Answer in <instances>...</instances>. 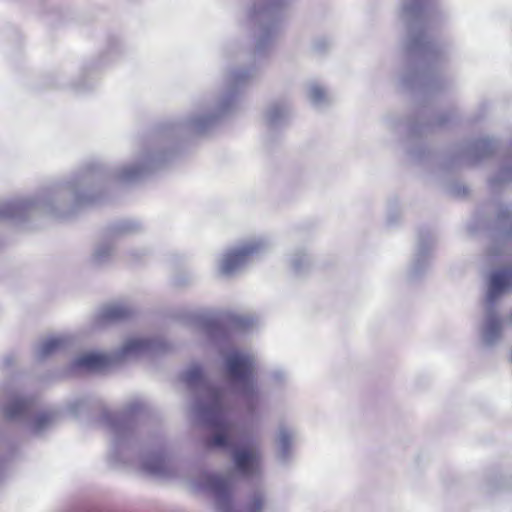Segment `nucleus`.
<instances>
[{
    "instance_id": "obj_1",
    "label": "nucleus",
    "mask_w": 512,
    "mask_h": 512,
    "mask_svg": "<svg viewBox=\"0 0 512 512\" xmlns=\"http://www.w3.org/2000/svg\"><path fill=\"white\" fill-rule=\"evenodd\" d=\"M188 389L194 394L193 413L206 425L212 435L205 440L207 448H229L235 473L243 478L262 475V451L255 441L236 445V423L229 417L231 403L226 391L215 387L199 365H191L182 375Z\"/></svg>"
},
{
    "instance_id": "obj_2",
    "label": "nucleus",
    "mask_w": 512,
    "mask_h": 512,
    "mask_svg": "<svg viewBox=\"0 0 512 512\" xmlns=\"http://www.w3.org/2000/svg\"><path fill=\"white\" fill-rule=\"evenodd\" d=\"M98 175V169L92 168L35 198L2 202L0 219L23 221L35 212L59 218L67 217L81 205L94 201V184Z\"/></svg>"
},
{
    "instance_id": "obj_3",
    "label": "nucleus",
    "mask_w": 512,
    "mask_h": 512,
    "mask_svg": "<svg viewBox=\"0 0 512 512\" xmlns=\"http://www.w3.org/2000/svg\"><path fill=\"white\" fill-rule=\"evenodd\" d=\"M140 402L129 403L120 412L104 410L102 422L109 429L112 440L109 458L115 463L134 465L135 457L140 469L154 477H169L171 469L160 448L147 450L139 447L134 431L135 414L141 409Z\"/></svg>"
},
{
    "instance_id": "obj_4",
    "label": "nucleus",
    "mask_w": 512,
    "mask_h": 512,
    "mask_svg": "<svg viewBox=\"0 0 512 512\" xmlns=\"http://www.w3.org/2000/svg\"><path fill=\"white\" fill-rule=\"evenodd\" d=\"M496 242L489 248L491 256L502 255L512 250V218L508 206L499 205L493 223ZM512 289V265L494 270L489 277L486 295V311L479 325V338L485 347H495L503 334V320L495 310V302Z\"/></svg>"
},
{
    "instance_id": "obj_5",
    "label": "nucleus",
    "mask_w": 512,
    "mask_h": 512,
    "mask_svg": "<svg viewBox=\"0 0 512 512\" xmlns=\"http://www.w3.org/2000/svg\"><path fill=\"white\" fill-rule=\"evenodd\" d=\"M399 18L406 29L404 48L421 66L419 71L403 75L400 84L409 89H431L435 82L431 66L439 60L442 49L426 39L425 32L430 27L431 20L424 10L423 0H403Z\"/></svg>"
},
{
    "instance_id": "obj_6",
    "label": "nucleus",
    "mask_w": 512,
    "mask_h": 512,
    "mask_svg": "<svg viewBox=\"0 0 512 512\" xmlns=\"http://www.w3.org/2000/svg\"><path fill=\"white\" fill-rule=\"evenodd\" d=\"M203 330L219 346L226 378L235 392L243 399L246 410L249 413H254L260 401L255 356L249 351L223 347L221 344L228 341V332L217 321H204Z\"/></svg>"
},
{
    "instance_id": "obj_7",
    "label": "nucleus",
    "mask_w": 512,
    "mask_h": 512,
    "mask_svg": "<svg viewBox=\"0 0 512 512\" xmlns=\"http://www.w3.org/2000/svg\"><path fill=\"white\" fill-rule=\"evenodd\" d=\"M256 75L254 66L231 68L225 76L226 92L212 103L201 107L187 118L182 125L190 133L201 134L213 127L236 104L238 92Z\"/></svg>"
},
{
    "instance_id": "obj_8",
    "label": "nucleus",
    "mask_w": 512,
    "mask_h": 512,
    "mask_svg": "<svg viewBox=\"0 0 512 512\" xmlns=\"http://www.w3.org/2000/svg\"><path fill=\"white\" fill-rule=\"evenodd\" d=\"M0 407L8 420L31 424L36 433L51 427L59 416L55 410L36 413L35 400L24 397L12 382L0 384Z\"/></svg>"
},
{
    "instance_id": "obj_9",
    "label": "nucleus",
    "mask_w": 512,
    "mask_h": 512,
    "mask_svg": "<svg viewBox=\"0 0 512 512\" xmlns=\"http://www.w3.org/2000/svg\"><path fill=\"white\" fill-rule=\"evenodd\" d=\"M285 0H253L242 21L245 29L252 30L255 52H265L279 33L277 14Z\"/></svg>"
},
{
    "instance_id": "obj_10",
    "label": "nucleus",
    "mask_w": 512,
    "mask_h": 512,
    "mask_svg": "<svg viewBox=\"0 0 512 512\" xmlns=\"http://www.w3.org/2000/svg\"><path fill=\"white\" fill-rule=\"evenodd\" d=\"M234 483L235 474L228 471L225 473H204L191 485L193 489L206 492L213 497L216 512H235Z\"/></svg>"
},
{
    "instance_id": "obj_11",
    "label": "nucleus",
    "mask_w": 512,
    "mask_h": 512,
    "mask_svg": "<svg viewBox=\"0 0 512 512\" xmlns=\"http://www.w3.org/2000/svg\"><path fill=\"white\" fill-rule=\"evenodd\" d=\"M270 246V242L265 236L252 238L224 254L220 262V272L226 276L238 273L253 257L265 253Z\"/></svg>"
},
{
    "instance_id": "obj_12",
    "label": "nucleus",
    "mask_w": 512,
    "mask_h": 512,
    "mask_svg": "<svg viewBox=\"0 0 512 512\" xmlns=\"http://www.w3.org/2000/svg\"><path fill=\"white\" fill-rule=\"evenodd\" d=\"M164 161L163 153L145 152L141 154L137 163L119 169L115 177L122 182H134L142 178L147 172L158 168Z\"/></svg>"
},
{
    "instance_id": "obj_13",
    "label": "nucleus",
    "mask_w": 512,
    "mask_h": 512,
    "mask_svg": "<svg viewBox=\"0 0 512 512\" xmlns=\"http://www.w3.org/2000/svg\"><path fill=\"white\" fill-rule=\"evenodd\" d=\"M161 343L158 340L133 336L127 338L122 347L114 353L116 362L133 359L160 350Z\"/></svg>"
},
{
    "instance_id": "obj_14",
    "label": "nucleus",
    "mask_w": 512,
    "mask_h": 512,
    "mask_svg": "<svg viewBox=\"0 0 512 512\" xmlns=\"http://www.w3.org/2000/svg\"><path fill=\"white\" fill-rule=\"evenodd\" d=\"M297 437L295 428L280 424L276 436V458L282 465L289 464L293 459V445Z\"/></svg>"
},
{
    "instance_id": "obj_15",
    "label": "nucleus",
    "mask_w": 512,
    "mask_h": 512,
    "mask_svg": "<svg viewBox=\"0 0 512 512\" xmlns=\"http://www.w3.org/2000/svg\"><path fill=\"white\" fill-rule=\"evenodd\" d=\"M132 313L133 310L131 306L124 302H115L105 305L96 316V326L102 327L107 323L127 319Z\"/></svg>"
},
{
    "instance_id": "obj_16",
    "label": "nucleus",
    "mask_w": 512,
    "mask_h": 512,
    "mask_svg": "<svg viewBox=\"0 0 512 512\" xmlns=\"http://www.w3.org/2000/svg\"><path fill=\"white\" fill-rule=\"evenodd\" d=\"M434 244V239H419L417 249L409 268V278L419 277L429 266V252Z\"/></svg>"
},
{
    "instance_id": "obj_17",
    "label": "nucleus",
    "mask_w": 512,
    "mask_h": 512,
    "mask_svg": "<svg viewBox=\"0 0 512 512\" xmlns=\"http://www.w3.org/2000/svg\"><path fill=\"white\" fill-rule=\"evenodd\" d=\"M116 363L114 353L87 352L79 355L73 362L76 368L101 370Z\"/></svg>"
},
{
    "instance_id": "obj_18",
    "label": "nucleus",
    "mask_w": 512,
    "mask_h": 512,
    "mask_svg": "<svg viewBox=\"0 0 512 512\" xmlns=\"http://www.w3.org/2000/svg\"><path fill=\"white\" fill-rule=\"evenodd\" d=\"M291 109L287 102L270 103L263 114L264 122L268 127H279L286 123L290 117Z\"/></svg>"
},
{
    "instance_id": "obj_19",
    "label": "nucleus",
    "mask_w": 512,
    "mask_h": 512,
    "mask_svg": "<svg viewBox=\"0 0 512 512\" xmlns=\"http://www.w3.org/2000/svg\"><path fill=\"white\" fill-rule=\"evenodd\" d=\"M496 149V142L492 139H479L472 143L466 151V159L469 164H474L488 156Z\"/></svg>"
},
{
    "instance_id": "obj_20",
    "label": "nucleus",
    "mask_w": 512,
    "mask_h": 512,
    "mask_svg": "<svg viewBox=\"0 0 512 512\" xmlns=\"http://www.w3.org/2000/svg\"><path fill=\"white\" fill-rule=\"evenodd\" d=\"M69 342L65 336L50 337L42 340L35 347V356L39 360H43L54 353L64 349Z\"/></svg>"
},
{
    "instance_id": "obj_21",
    "label": "nucleus",
    "mask_w": 512,
    "mask_h": 512,
    "mask_svg": "<svg viewBox=\"0 0 512 512\" xmlns=\"http://www.w3.org/2000/svg\"><path fill=\"white\" fill-rule=\"evenodd\" d=\"M270 504L269 496L263 487L255 488L246 502V512H263Z\"/></svg>"
},
{
    "instance_id": "obj_22",
    "label": "nucleus",
    "mask_w": 512,
    "mask_h": 512,
    "mask_svg": "<svg viewBox=\"0 0 512 512\" xmlns=\"http://www.w3.org/2000/svg\"><path fill=\"white\" fill-rule=\"evenodd\" d=\"M114 255V245L111 241L98 243L92 254V261L96 265L107 263Z\"/></svg>"
},
{
    "instance_id": "obj_23",
    "label": "nucleus",
    "mask_w": 512,
    "mask_h": 512,
    "mask_svg": "<svg viewBox=\"0 0 512 512\" xmlns=\"http://www.w3.org/2000/svg\"><path fill=\"white\" fill-rule=\"evenodd\" d=\"M308 96L313 106L322 108L330 103L331 98L327 91L316 83H311L308 86Z\"/></svg>"
},
{
    "instance_id": "obj_24",
    "label": "nucleus",
    "mask_w": 512,
    "mask_h": 512,
    "mask_svg": "<svg viewBox=\"0 0 512 512\" xmlns=\"http://www.w3.org/2000/svg\"><path fill=\"white\" fill-rule=\"evenodd\" d=\"M509 182H512V154L504 158L500 169L490 180L493 187Z\"/></svg>"
},
{
    "instance_id": "obj_25",
    "label": "nucleus",
    "mask_w": 512,
    "mask_h": 512,
    "mask_svg": "<svg viewBox=\"0 0 512 512\" xmlns=\"http://www.w3.org/2000/svg\"><path fill=\"white\" fill-rule=\"evenodd\" d=\"M289 264L296 275L306 272L310 267L309 256L302 250H297L290 255Z\"/></svg>"
},
{
    "instance_id": "obj_26",
    "label": "nucleus",
    "mask_w": 512,
    "mask_h": 512,
    "mask_svg": "<svg viewBox=\"0 0 512 512\" xmlns=\"http://www.w3.org/2000/svg\"><path fill=\"white\" fill-rule=\"evenodd\" d=\"M88 404L87 398L76 397L67 404V411L74 417H77L81 412L87 409Z\"/></svg>"
},
{
    "instance_id": "obj_27",
    "label": "nucleus",
    "mask_w": 512,
    "mask_h": 512,
    "mask_svg": "<svg viewBox=\"0 0 512 512\" xmlns=\"http://www.w3.org/2000/svg\"><path fill=\"white\" fill-rule=\"evenodd\" d=\"M117 234H133L141 229V225L135 220H123L115 226Z\"/></svg>"
},
{
    "instance_id": "obj_28",
    "label": "nucleus",
    "mask_w": 512,
    "mask_h": 512,
    "mask_svg": "<svg viewBox=\"0 0 512 512\" xmlns=\"http://www.w3.org/2000/svg\"><path fill=\"white\" fill-rule=\"evenodd\" d=\"M331 46V41L325 37L317 38L312 43V49L317 54L325 53Z\"/></svg>"
},
{
    "instance_id": "obj_29",
    "label": "nucleus",
    "mask_w": 512,
    "mask_h": 512,
    "mask_svg": "<svg viewBox=\"0 0 512 512\" xmlns=\"http://www.w3.org/2000/svg\"><path fill=\"white\" fill-rule=\"evenodd\" d=\"M235 323L240 328L245 329L252 325L253 320H252V318H250L248 316H239L235 319Z\"/></svg>"
},
{
    "instance_id": "obj_30",
    "label": "nucleus",
    "mask_w": 512,
    "mask_h": 512,
    "mask_svg": "<svg viewBox=\"0 0 512 512\" xmlns=\"http://www.w3.org/2000/svg\"><path fill=\"white\" fill-rule=\"evenodd\" d=\"M507 322L512 327V311L510 312V314L507 317Z\"/></svg>"
},
{
    "instance_id": "obj_31",
    "label": "nucleus",
    "mask_w": 512,
    "mask_h": 512,
    "mask_svg": "<svg viewBox=\"0 0 512 512\" xmlns=\"http://www.w3.org/2000/svg\"><path fill=\"white\" fill-rule=\"evenodd\" d=\"M3 475H4V468L2 466H0V479L2 478Z\"/></svg>"
}]
</instances>
